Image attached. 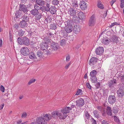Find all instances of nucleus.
<instances>
[{"label":"nucleus","instance_id":"nucleus-1","mask_svg":"<svg viewBox=\"0 0 124 124\" xmlns=\"http://www.w3.org/2000/svg\"><path fill=\"white\" fill-rule=\"evenodd\" d=\"M17 43L21 45L28 46L30 44V40L26 37H19L17 39Z\"/></svg>","mask_w":124,"mask_h":124},{"label":"nucleus","instance_id":"nucleus-2","mask_svg":"<svg viewBox=\"0 0 124 124\" xmlns=\"http://www.w3.org/2000/svg\"><path fill=\"white\" fill-rule=\"evenodd\" d=\"M117 83V80L113 78L112 80H109L107 85L108 86V87L110 88V91H113L115 89V87Z\"/></svg>","mask_w":124,"mask_h":124},{"label":"nucleus","instance_id":"nucleus-3","mask_svg":"<svg viewBox=\"0 0 124 124\" xmlns=\"http://www.w3.org/2000/svg\"><path fill=\"white\" fill-rule=\"evenodd\" d=\"M45 33L46 36L44 38L45 41H49L51 39L54 38V33L52 30L49 29L46 31Z\"/></svg>","mask_w":124,"mask_h":124},{"label":"nucleus","instance_id":"nucleus-4","mask_svg":"<svg viewBox=\"0 0 124 124\" xmlns=\"http://www.w3.org/2000/svg\"><path fill=\"white\" fill-rule=\"evenodd\" d=\"M96 19L94 15H93L89 20L88 25L89 26H93L95 24Z\"/></svg>","mask_w":124,"mask_h":124},{"label":"nucleus","instance_id":"nucleus-5","mask_svg":"<svg viewBox=\"0 0 124 124\" xmlns=\"http://www.w3.org/2000/svg\"><path fill=\"white\" fill-rule=\"evenodd\" d=\"M124 86L122 85L121 87L116 92L117 96L119 98H122L124 96Z\"/></svg>","mask_w":124,"mask_h":124},{"label":"nucleus","instance_id":"nucleus-6","mask_svg":"<svg viewBox=\"0 0 124 124\" xmlns=\"http://www.w3.org/2000/svg\"><path fill=\"white\" fill-rule=\"evenodd\" d=\"M51 49H49L50 50L53 51H56L59 49L60 48L59 45L57 43L55 42H52L51 43Z\"/></svg>","mask_w":124,"mask_h":124},{"label":"nucleus","instance_id":"nucleus-7","mask_svg":"<svg viewBox=\"0 0 124 124\" xmlns=\"http://www.w3.org/2000/svg\"><path fill=\"white\" fill-rule=\"evenodd\" d=\"M46 3L43 0H36L35 4L34 5V8H38L39 6L45 5Z\"/></svg>","mask_w":124,"mask_h":124},{"label":"nucleus","instance_id":"nucleus-8","mask_svg":"<svg viewBox=\"0 0 124 124\" xmlns=\"http://www.w3.org/2000/svg\"><path fill=\"white\" fill-rule=\"evenodd\" d=\"M21 53L24 56H27L30 53V50L26 47H22L21 50Z\"/></svg>","mask_w":124,"mask_h":124},{"label":"nucleus","instance_id":"nucleus-9","mask_svg":"<svg viewBox=\"0 0 124 124\" xmlns=\"http://www.w3.org/2000/svg\"><path fill=\"white\" fill-rule=\"evenodd\" d=\"M85 102L83 99L80 98L78 99L76 101V106L80 108L83 106L85 104Z\"/></svg>","mask_w":124,"mask_h":124},{"label":"nucleus","instance_id":"nucleus-10","mask_svg":"<svg viewBox=\"0 0 124 124\" xmlns=\"http://www.w3.org/2000/svg\"><path fill=\"white\" fill-rule=\"evenodd\" d=\"M108 102L109 103L113 105L116 101V98L115 95H110L108 98Z\"/></svg>","mask_w":124,"mask_h":124},{"label":"nucleus","instance_id":"nucleus-11","mask_svg":"<svg viewBox=\"0 0 124 124\" xmlns=\"http://www.w3.org/2000/svg\"><path fill=\"white\" fill-rule=\"evenodd\" d=\"M29 59L35 61H37V58L36 54L32 52H30V53L28 55Z\"/></svg>","mask_w":124,"mask_h":124},{"label":"nucleus","instance_id":"nucleus-12","mask_svg":"<svg viewBox=\"0 0 124 124\" xmlns=\"http://www.w3.org/2000/svg\"><path fill=\"white\" fill-rule=\"evenodd\" d=\"M25 4H20L19 5V10L20 11H22L24 13H27L28 10Z\"/></svg>","mask_w":124,"mask_h":124},{"label":"nucleus","instance_id":"nucleus-13","mask_svg":"<svg viewBox=\"0 0 124 124\" xmlns=\"http://www.w3.org/2000/svg\"><path fill=\"white\" fill-rule=\"evenodd\" d=\"M71 110V108L70 107H66L62 108L60 110L61 111V112L63 113L64 115L66 114L69 113Z\"/></svg>","mask_w":124,"mask_h":124},{"label":"nucleus","instance_id":"nucleus-14","mask_svg":"<svg viewBox=\"0 0 124 124\" xmlns=\"http://www.w3.org/2000/svg\"><path fill=\"white\" fill-rule=\"evenodd\" d=\"M104 51V48L102 46H99L95 50V52L98 55H102Z\"/></svg>","mask_w":124,"mask_h":124},{"label":"nucleus","instance_id":"nucleus-15","mask_svg":"<svg viewBox=\"0 0 124 124\" xmlns=\"http://www.w3.org/2000/svg\"><path fill=\"white\" fill-rule=\"evenodd\" d=\"M36 123L38 124H47V123L45 122L43 117H37L36 119Z\"/></svg>","mask_w":124,"mask_h":124},{"label":"nucleus","instance_id":"nucleus-16","mask_svg":"<svg viewBox=\"0 0 124 124\" xmlns=\"http://www.w3.org/2000/svg\"><path fill=\"white\" fill-rule=\"evenodd\" d=\"M45 18L46 19L45 20L44 22L46 24L50 23L52 19H54L52 15H48Z\"/></svg>","mask_w":124,"mask_h":124},{"label":"nucleus","instance_id":"nucleus-17","mask_svg":"<svg viewBox=\"0 0 124 124\" xmlns=\"http://www.w3.org/2000/svg\"><path fill=\"white\" fill-rule=\"evenodd\" d=\"M73 30L74 33L77 34L81 30V28L79 25L76 24L74 26Z\"/></svg>","mask_w":124,"mask_h":124},{"label":"nucleus","instance_id":"nucleus-18","mask_svg":"<svg viewBox=\"0 0 124 124\" xmlns=\"http://www.w3.org/2000/svg\"><path fill=\"white\" fill-rule=\"evenodd\" d=\"M29 23L25 21H21L19 23V25L22 28H25L27 27Z\"/></svg>","mask_w":124,"mask_h":124},{"label":"nucleus","instance_id":"nucleus-19","mask_svg":"<svg viewBox=\"0 0 124 124\" xmlns=\"http://www.w3.org/2000/svg\"><path fill=\"white\" fill-rule=\"evenodd\" d=\"M57 24L58 25L59 27H60L61 28H63L64 27V25H65L66 24L65 22L62 21V18L60 19V20H57Z\"/></svg>","mask_w":124,"mask_h":124},{"label":"nucleus","instance_id":"nucleus-20","mask_svg":"<svg viewBox=\"0 0 124 124\" xmlns=\"http://www.w3.org/2000/svg\"><path fill=\"white\" fill-rule=\"evenodd\" d=\"M79 5L80 6L81 9L83 10H85L87 7L86 3L83 0L80 1Z\"/></svg>","mask_w":124,"mask_h":124},{"label":"nucleus","instance_id":"nucleus-21","mask_svg":"<svg viewBox=\"0 0 124 124\" xmlns=\"http://www.w3.org/2000/svg\"><path fill=\"white\" fill-rule=\"evenodd\" d=\"M40 49L43 51L47 49L48 45L46 42H45L40 44Z\"/></svg>","mask_w":124,"mask_h":124},{"label":"nucleus","instance_id":"nucleus-22","mask_svg":"<svg viewBox=\"0 0 124 124\" xmlns=\"http://www.w3.org/2000/svg\"><path fill=\"white\" fill-rule=\"evenodd\" d=\"M112 110L111 107L109 106H107L106 108V113L108 116H112Z\"/></svg>","mask_w":124,"mask_h":124},{"label":"nucleus","instance_id":"nucleus-23","mask_svg":"<svg viewBox=\"0 0 124 124\" xmlns=\"http://www.w3.org/2000/svg\"><path fill=\"white\" fill-rule=\"evenodd\" d=\"M98 60V58L96 57H92L89 60L88 62V64L90 65L91 64L93 65H94L97 62Z\"/></svg>","mask_w":124,"mask_h":124},{"label":"nucleus","instance_id":"nucleus-24","mask_svg":"<svg viewBox=\"0 0 124 124\" xmlns=\"http://www.w3.org/2000/svg\"><path fill=\"white\" fill-rule=\"evenodd\" d=\"M21 18L22 21L27 22L29 23V16L26 14L25 13L23 16H22Z\"/></svg>","mask_w":124,"mask_h":124},{"label":"nucleus","instance_id":"nucleus-25","mask_svg":"<svg viewBox=\"0 0 124 124\" xmlns=\"http://www.w3.org/2000/svg\"><path fill=\"white\" fill-rule=\"evenodd\" d=\"M85 116V122L86 123H88V120H89L90 117H92L88 113L87 111H85L84 112Z\"/></svg>","mask_w":124,"mask_h":124},{"label":"nucleus","instance_id":"nucleus-26","mask_svg":"<svg viewBox=\"0 0 124 124\" xmlns=\"http://www.w3.org/2000/svg\"><path fill=\"white\" fill-rule=\"evenodd\" d=\"M102 42L103 44L108 45L110 42V39L108 37H103L102 39Z\"/></svg>","mask_w":124,"mask_h":124},{"label":"nucleus","instance_id":"nucleus-27","mask_svg":"<svg viewBox=\"0 0 124 124\" xmlns=\"http://www.w3.org/2000/svg\"><path fill=\"white\" fill-rule=\"evenodd\" d=\"M73 20L74 22L76 23H78L81 22H82L83 20H82L79 17L76 16H74L73 17Z\"/></svg>","mask_w":124,"mask_h":124},{"label":"nucleus","instance_id":"nucleus-28","mask_svg":"<svg viewBox=\"0 0 124 124\" xmlns=\"http://www.w3.org/2000/svg\"><path fill=\"white\" fill-rule=\"evenodd\" d=\"M44 116L43 118L46 122L47 121H49L52 117V116L50 114H46L45 115L44 114Z\"/></svg>","mask_w":124,"mask_h":124},{"label":"nucleus","instance_id":"nucleus-29","mask_svg":"<svg viewBox=\"0 0 124 124\" xmlns=\"http://www.w3.org/2000/svg\"><path fill=\"white\" fill-rule=\"evenodd\" d=\"M69 10V13H70L72 16H75V15H76L77 13L76 9L74 8H70Z\"/></svg>","mask_w":124,"mask_h":124},{"label":"nucleus","instance_id":"nucleus-30","mask_svg":"<svg viewBox=\"0 0 124 124\" xmlns=\"http://www.w3.org/2000/svg\"><path fill=\"white\" fill-rule=\"evenodd\" d=\"M110 41L113 43H117L118 41V37L116 35H114L110 39Z\"/></svg>","mask_w":124,"mask_h":124},{"label":"nucleus","instance_id":"nucleus-31","mask_svg":"<svg viewBox=\"0 0 124 124\" xmlns=\"http://www.w3.org/2000/svg\"><path fill=\"white\" fill-rule=\"evenodd\" d=\"M78 17L83 21V20L85 18V13L82 11H80L78 13Z\"/></svg>","mask_w":124,"mask_h":124},{"label":"nucleus","instance_id":"nucleus-32","mask_svg":"<svg viewBox=\"0 0 124 124\" xmlns=\"http://www.w3.org/2000/svg\"><path fill=\"white\" fill-rule=\"evenodd\" d=\"M67 25L66 26L69 27H73V20H68L66 22Z\"/></svg>","mask_w":124,"mask_h":124},{"label":"nucleus","instance_id":"nucleus-33","mask_svg":"<svg viewBox=\"0 0 124 124\" xmlns=\"http://www.w3.org/2000/svg\"><path fill=\"white\" fill-rule=\"evenodd\" d=\"M33 9L30 11L31 14L33 16H35L39 12L37 8Z\"/></svg>","mask_w":124,"mask_h":124},{"label":"nucleus","instance_id":"nucleus-34","mask_svg":"<svg viewBox=\"0 0 124 124\" xmlns=\"http://www.w3.org/2000/svg\"><path fill=\"white\" fill-rule=\"evenodd\" d=\"M15 16L16 18H19L22 16L21 12L19 10H16L15 13Z\"/></svg>","mask_w":124,"mask_h":124},{"label":"nucleus","instance_id":"nucleus-35","mask_svg":"<svg viewBox=\"0 0 124 124\" xmlns=\"http://www.w3.org/2000/svg\"><path fill=\"white\" fill-rule=\"evenodd\" d=\"M93 113L94 117L97 118H99L100 117V113H99L98 111L97 110H94L93 112Z\"/></svg>","mask_w":124,"mask_h":124},{"label":"nucleus","instance_id":"nucleus-36","mask_svg":"<svg viewBox=\"0 0 124 124\" xmlns=\"http://www.w3.org/2000/svg\"><path fill=\"white\" fill-rule=\"evenodd\" d=\"M36 55L38 57L40 58H43L44 56L43 52L41 51H38Z\"/></svg>","mask_w":124,"mask_h":124},{"label":"nucleus","instance_id":"nucleus-37","mask_svg":"<svg viewBox=\"0 0 124 124\" xmlns=\"http://www.w3.org/2000/svg\"><path fill=\"white\" fill-rule=\"evenodd\" d=\"M66 27L65 28V30L67 33H68L71 32L73 30V27H69L65 25Z\"/></svg>","mask_w":124,"mask_h":124},{"label":"nucleus","instance_id":"nucleus-38","mask_svg":"<svg viewBox=\"0 0 124 124\" xmlns=\"http://www.w3.org/2000/svg\"><path fill=\"white\" fill-rule=\"evenodd\" d=\"M57 23H52L50 25V29H51L55 30L57 28Z\"/></svg>","mask_w":124,"mask_h":124},{"label":"nucleus","instance_id":"nucleus-39","mask_svg":"<svg viewBox=\"0 0 124 124\" xmlns=\"http://www.w3.org/2000/svg\"><path fill=\"white\" fill-rule=\"evenodd\" d=\"M60 33L63 36H67V33L66 31L64 30H61L60 31Z\"/></svg>","mask_w":124,"mask_h":124},{"label":"nucleus","instance_id":"nucleus-40","mask_svg":"<svg viewBox=\"0 0 124 124\" xmlns=\"http://www.w3.org/2000/svg\"><path fill=\"white\" fill-rule=\"evenodd\" d=\"M41 13L39 12L38 14L35 15V19L36 20H39L41 18Z\"/></svg>","mask_w":124,"mask_h":124},{"label":"nucleus","instance_id":"nucleus-41","mask_svg":"<svg viewBox=\"0 0 124 124\" xmlns=\"http://www.w3.org/2000/svg\"><path fill=\"white\" fill-rule=\"evenodd\" d=\"M90 78L93 83H97V79L96 76L91 77Z\"/></svg>","mask_w":124,"mask_h":124},{"label":"nucleus","instance_id":"nucleus-42","mask_svg":"<svg viewBox=\"0 0 124 124\" xmlns=\"http://www.w3.org/2000/svg\"><path fill=\"white\" fill-rule=\"evenodd\" d=\"M97 74V73L96 71L95 70H94L90 72V75L91 77H95L96 76Z\"/></svg>","mask_w":124,"mask_h":124},{"label":"nucleus","instance_id":"nucleus-43","mask_svg":"<svg viewBox=\"0 0 124 124\" xmlns=\"http://www.w3.org/2000/svg\"><path fill=\"white\" fill-rule=\"evenodd\" d=\"M46 6H45V9H46V11L47 12H48L50 11V9L51 7L50 6L49 3H46Z\"/></svg>","mask_w":124,"mask_h":124},{"label":"nucleus","instance_id":"nucleus-44","mask_svg":"<svg viewBox=\"0 0 124 124\" xmlns=\"http://www.w3.org/2000/svg\"><path fill=\"white\" fill-rule=\"evenodd\" d=\"M112 117H114V119L115 121L118 124H120V120L116 116H112Z\"/></svg>","mask_w":124,"mask_h":124},{"label":"nucleus","instance_id":"nucleus-45","mask_svg":"<svg viewBox=\"0 0 124 124\" xmlns=\"http://www.w3.org/2000/svg\"><path fill=\"white\" fill-rule=\"evenodd\" d=\"M62 114L61 113H59L58 112L57 113V116H58L60 118H62L63 119H65L66 117H67V115L66 114H65L64 116H62Z\"/></svg>","mask_w":124,"mask_h":124},{"label":"nucleus","instance_id":"nucleus-46","mask_svg":"<svg viewBox=\"0 0 124 124\" xmlns=\"http://www.w3.org/2000/svg\"><path fill=\"white\" fill-rule=\"evenodd\" d=\"M43 51V54H44L45 55H50L51 53L50 52L51 51H49V50H48L47 49L44 50Z\"/></svg>","mask_w":124,"mask_h":124},{"label":"nucleus","instance_id":"nucleus-47","mask_svg":"<svg viewBox=\"0 0 124 124\" xmlns=\"http://www.w3.org/2000/svg\"><path fill=\"white\" fill-rule=\"evenodd\" d=\"M112 110L113 113L115 114H116L118 113V110L116 107H113Z\"/></svg>","mask_w":124,"mask_h":124},{"label":"nucleus","instance_id":"nucleus-48","mask_svg":"<svg viewBox=\"0 0 124 124\" xmlns=\"http://www.w3.org/2000/svg\"><path fill=\"white\" fill-rule=\"evenodd\" d=\"M18 36L22 37L23 36L24 33V32L22 29L20 31H18Z\"/></svg>","mask_w":124,"mask_h":124},{"label":"nucleus","instance_id":"nucleus-49","mask_svg":"<svg viewBox=\"0 0 124 124\" xmlns=\"http://www.w3.org/2000/svg\"><path fill=\"white\" fill-rule=\"evenodd\" d=\"M45 5H43L42 6H41L40 7H39V8H37L38 10H40L42 11H46V9H45Z\"/></svg>","mask_w":124,"mask_h":124},{"label":"nucleus","instance_id":"nucleus-50","mask_svg":"<svg viewBox=\"0 0 124 124\" xmlns=\"http://www.w3.org/2000/svg\"><path fill=\"white\" fill-rule=\"evenodd\" d=\"M36 81L35 79H30L28 83L29 85H30L31 84L34 82Z\"/></svg>","mask_w":124,"mask_h":124},{"label":"nucleus","instance_id":"nucleus-51","mask_svg":"<svg viewBox=\"0 0 124 124\" xmlns=\"http://www.w3.org/2000/svg\"><path fill=\"white\" fill-rule=\"evenodd\" d=\"M66 43V42L65 40L64 39L61 40L60 41V44L61 46L64 45Z\"/></svg>","mask_w":124,"mask_h":124},{"label":"nucleus","instance_id":"nucleus-52","mask_svg":"<svg viewBox=\"0 0 124 124\" xmlns=\"http://www.w3.org/2000/svg\"><path fill=\"white\" fill-rule=\"evenodd\" d=\"M59 1L57 0H53L52 1L53 4L55 5H57L59 3Z\"/></svg>","mask_w":124,"mask_h":124},{"label":"nucleus","instance_id":"nucleus-53","mask_svg":"<svg viewBox=\"0 0 124 124\" xmlns=\"http://www.w3.org/2000/svg\"><path fill=\"white\" fill-rule=\"evenodd\" d=\"M90 121L92 122V124H97L96 121L92 117L90 119Z\"/></svg>","mask_w":124,"mask_h":124},{"label":"nucleus","instance_id":"nucleus-54","mask_svg":"<svg viewBox=\"0 0 124 124\" xmlns=\"http://www.w3.org/2000/svg\"><path fill=\"white\" fill-rule=\"evenodd\" d=\"M9 40L11 42L13 40V37L12 35L11 34L10 32L9 33Z\"/></svg>","mask_w":124,"mask_h":124},{"label":"nucleus","instance_id":"nucleus-55","mask_svg":"<svg viewBox=\"0 0 124 124\" xmlns=\"http://www.w3.org/2000/svg\"><path fill=\"white\" fill-rule=\"evenodd\" d=\"M27 116V113L26 112H23L22 113V118H25Z\"/></svg>","mask_w":124,"mask_h":124},{"label":"nucleus","instance_id":"nucleus-56","mask_svg":"<svg viewBox=\"0 0 124 124\" xmlns=\"http://www.w3.org/2000/svg\"><path fill=\"white\" fill-rule=\"evenodd\" d=\"M82 90L81 89H78L77 91L76 92V95H78L80 94L82 92Z\"/></svg>","mask_w":124,"mask_h":124},{"label":"nucleus","instance_id":"nucleus-57","mask_svg":"<svg viewBox=\"0 0 124 124\" xmlns=\"http://www.w3.org/2000/svg\"><path fill=\"white\" fill-rule=\"evenodd\" d=\"M19 25L18 23H16L14 25V27L16 29H17L19 27Z\"/></svg>","mask_w":124,"mask_h":124},{"label":"nucleus","instance_id":"nucleus-58","mask_svg":"<svg viewBox=\"0 0 124 124\" xmlns=\"http://www.w3.org/2000/svg\"><path fill=\"white\" fill-rule=\"evenodd\" d=\"M96 108L98 110L101 112L102 110V107L101 106H98L96 107Z\"/></svg>","mask_w":124,"mask_h":124},{"label":"nucleus","instance_id":"nucleus-59","mask_svg":"<svg viewBox=\"0 0 124 124\" xmlns=\"http://www.w3.org/2000/svg\"><path fill=\"white\" fill-rule=\"evenodd\" d=\"M86 85L87 87L90 89H91V86L87 82L86 84Z\"/></svg>","mask_w":124,"mask_h":124},{"label":"nucleus","instance_id":"nucleus-60","mask_svg":"<svg viewBox=\"0 0 124 124\" xmlns=\"http://www.w3.org/2000/svg\"><path fill=\"white\" fill-rule=\"evenodd\" d=\"M100 86V83L99 82H98L95 85L96 86V88L98 89L99 88Z\"/></svg>","mask_w":124,"mask_h":124},{"label":"nucleus","instance_id":"nucleus-61","mask_svg":"<svg viewBox=\"0 0 124 124\" xmlns=\"http://www.w3.org/2000/svg\"><path fill=\"white\" fill-rule=\"evenodd\" d=\"M73 6L75 7L79 6V4H78L77 1H75L73 3Z\"/></svg>","mask_w":124,"mask_h":124},{"label":"nucleus","instance_id":"nucleus-62","mask_svg":"<svg viewBox=\"0 0 124 124\" xmlns=\"http://www.w3.org/2000/svg\"><path fill=\"white\" fill-rule=\"evenodd\" d=\"M102 124H108V121L106 120H104L101 122Z\"/></svg>","mask_w":124,"mask_h":124},{"label":"nucleus","instance_id":"nucleus-63","mask_svg":"<svg viewBox=\"0 0 124 124\" xmlns=\"http://www.w3.org/2000/svg\"><path fill=\"white\" fill-rule=\"evenodd\" d=\"M0 91L2 92H4L5 91V88L2 85H1L0 86Z\"/></svg>","mask_w":124,"mask_h":124},{"label":"nucleus","instance_id":"nucleus-64","mask_svg":"<svg viewBox=\"0 0 124 124\" xmlns=\"http://www.w3.org/2000/svg\"><path fill=\"white\" fill-rule=\"evenodd\" d=\"M124 75V73L123 72H120L119 74L118 77L119 78H120Z\"/></svg>","mask_w":124,"mask_h":124}]
</instances>
